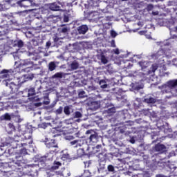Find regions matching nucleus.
<instances>
[{"instance_id": "3", "label": "nucleus", "mask_w": 177, "mask_h": 177, "mask_svg": "<svg viewBox=\"0 0 177 177\" xmlns=\"http://www.w3.org/2000/svg\"><path fill=\"white\" fill-rule=\"evenodd\" d=\"M175 88H177V79L169 80L160 86L163 93H169L171 89H175Z\"/></svg>"}, {"instance_id": "25", "label": "nucleus", "mask_w": 177, "mask_h": 177, "mask_svg": "<svg viewBox=\"0 0 177 177\" xmlns=\"http://www.w3.org/2000/svg\"><path fill=\"white\" fill-rule=\"evenodd\" d=\"M108 172H111V174H115L117 171H118V167H114L113 165H109L107 166Z\"/></svg>"}, {"instance_id": "55", "label": "nucleus", "mask_w": 177, "mask_h": 177, "mask_svg": "<svg viewBox=\"0 0 177 177\" xmlns=\"http://www.w3.org/2000/svg\"><path fill=\"white\" fill-rule=\"evenodd\" d=\"M8 128H10L11 131H15V125L12 123L8 124Z\"/></svg>"}, {"instance_id": "39", "label": "nucleus", "mask_w": 177, "mask_h": 177, "mask_svg": "<svg viewBox=\"0 0 177 177\" xmlns=\"http://www.w3.org/2000/svg\"><path fill=\"white\" fill-rule=\"evenodd\" d=\"M78 96L81 99H84V97H86V93L84 91H80L78 92Z\"/></svg>"}, {"instance_id": "24", "label": "nucleus", "mask_w": 177, "mask_h": 177, "mask_svg": "<svg viewBox=\"0 0 177 177\" xmlns=\"http://www.w3.org/2000/svg\"><path fill=\"white\" fill-rule=\"evenodd\" d=\"M73 112V107L71 106H66L64 108V113L66 115H71Z\"/></svg>"}, {"instance_id": "19", "label": "nucleus", "mask_w": 177, "mask_h": 177, "mask_svg": "<svg viewBox=\"0 0 177 177\" xmlns=\"http://www.w3.org/2000/svg\"><path fill=\"white\" fill-rule=\"evenodd\" d=\"M88 26L86 25H82L77 28V31L79 34H82V35L86 34V32H88Z\"/></svg>"}, {"instance_id": "20", "label": "nucleus", "mask_w": 177, "mask_h": 177, "mask_svg": "<svg viewBox=\"0 0 177 177\" xmlns=\"http://www.w3.org/2000/svg\"><path fill=\"white\" fill-rule=\"evenodd\" d=\"M82 117V113L80 111H76L73 113V117L71 120H75L76 122H81V118ZM75 118H77L75 120Z\"/></svg>"}, {"instance_id": "29", "label": "nucleus", "mask_w": 177, "mask_h": 177, "mask_svg": "<svg viewBox=\"0 0 177 177\" xmlns=\"http://www.w3.org/2000/svg\"><path fill=\"white\" fill-rule=\"evenodd\" d=\"M89 19H97L99 17V12L97 11H91L88 12Z\"/></svg>"}, {"instance_id": "59", "label": "nucleus", "mask_w": 177, "mask_h": 177, "mask_svg": "<svg viewBox=\"0 0 177 177\" xmlns=\"http://www.w3.org/2000/svg\"><path fill=\"white\" fill-rule=\"evenodd\" d=\"M132 177H145V176L142 174H138L136 175H133Z\"/></svg>"}, {"instance_id": "8", "label": "nucleus", "mask_w": 177, "mask_h": 177, "mask_svg": "<svg viewBox=\"0 0 177 177\" xmlns=\"http://www.w3.org/2000/svg\"><path fill=\"white\" fill-rule=\"evenodd\" d=\"M97 168L99 174L104 172V169H106V158H102L101 159L98 160Z\"/></svg>"}, {"instance_id": "17", "label": "nucleus", "mask_w": 177, "mask_h": 177, "mask_svg": "<svg viewBox=\"0 0 177 177\" xmlns=\"http://www.w3.org/2000/svg\"><path fill=\"white\" fill-rule=\"evenodd\" d=\"M32 78H34V74H28V75H24V77L17 78V80H19L20 81H23V84H24V82H26V81L32 80Z\"/></svg>"}, {"instance_id": "26", "label": "nucleus", "mask_w": 177, "mask_h": 177, "mask_svg": "<svg viewBox=\"0 0 177 177\" xmlns=\"http://www.w3.org/2000/svg\"><path fill=\"white\" fill-rule=\"evenodd\" d=\"M162 165H164V163L160 162V161H157V160H153V163H151L150 165L151 168H153L156 169L158 167H162Z\"/></svg>"}, {"instance_id": "61", "label": "nucleus", "mask_w": 177, "mask_h": 177, "mask_svg": "<svg viewBox=\"0 0 177 177\" xmlns=\"http://www.w3.org/2000/svg\"><path fill=\"white\" fill-rule=\"evenodd\" d=\"M127 125L132 127V125H133V122L129 120V121L127 122Z\"/></svg>"}, {"instance_id": "38", "label": "nucleus", "mask_w": 177, "mask_h": 177, "mask_svg": "<svg viewBox=\"0 0 177 177\" xmlns=\"http://www.w3.org/2000/svg\"><path fill=\"white\" fill-rule=\"evenodd\" d=\"M1 120H6V121H10L12 117L9 115V113H6L1 116Z\"/></svg>"}, {"instance_id": "37", "label": "nucleus", "mask_w": 177, "mask_h": 177, "mask_svg": "<svg viewBox=\"0 0 177 177\" xmlns=\"http://www.w3.org/2000/svg\"><path fill=\"white\" fill-rule=\"evenodd\" d=\"M48 127H51L50 122H48V123L43 122L39 124V127L43 128V129H46V128H48Z\"/></svg>"}, {"instance_id": "45", "label": "nucleus", "mask_w": 177, "mask_h": 177, "mask_svg": "<svg viewBox=\"0 0 177 177\" xmlns=\"http://www.w3.org/2000/svg\"><path fill=\"white\" fill-rule=\"evenodd\" d=\"M86 91H88V92H92V91L96 90V87H95L93 85L87 86V87H86Z\"/></svg>"}, {"instance_id": "60", "label": "nucleus", "mask_w": 177, "mask_h": 177, "mask_svg": "<svg viewBox=\"0 0 177 177\" xmlns=\"http://www.w3.org/2000/svg\"><path fill=\"white\" fill-rule=\"evenodd\" d=\"M113 52L115 55H120V50L118 48L113 50Z\"/></svg>"}, {"instance_id": "40", "label": "nucleus", "mask_w": 177, "mask_h": 177, "mask_svg": "<svg viewBox=\"0 0 177 177\" xmlns=\"http://www.w3.org/2000/svg\"><path fill=\"white\" fill-rule=\"evenodd\" d=\"M27 55H28V56H29V57H31L32 60H35V61L38 60V57H37L34 53H28Z\"/></svg>"}, {"instance_id": "56", "label": "nucleus", "mask_w": 177, "mask_h": 177, "mask_svg": "<svg viewBox=\"0 0 177 177\" xmlns=\"http://www.w3.org/2000/svg\"><path fill=\"white\" fill-rule=\"evenodd\" d=\"M30 66H26V68L22 69V71H24L25 73H28L30 71Z\"/></svg>"}, {"instance_id": "50", "label": "nucleus", "mask_w": 177, "mask_h": 177, "mask_svg": "<svg viewBox=\"0 0 177 177\" xmlns=\"http://www.w3.org/2000/svg\"><path fill=\"white\" fill-rule=\"evenodd\" d=\"M44 104H49L50 103V101L49 100V97H45L44 100L43 101Z\"/></svg>"}, {"instance_id": "15", "label": "nucleus", "mask_w": 177, "mask_h": 177, "mask_svg": "<svg viewBox=\"0 0 177 177\" xmlns=\"http://www.w3.org/2000/svg\"><path fill=\"white\" fill-rule=\"evenodd\" d=\"M68 30L70 29L67 27H62L59 28V38L63 39V38H64L67 35V34H68Z\"/></svg>"}, {"instance_id": "11", "label": "nucleus", "mask_w": 177, "mask_h": 177, "mask_svg": "<svg viewBox=\"0 0 177 177\" xmlns=\"http://www.w3.org/2000/svg\"><path fill=\"white\" fill-rule=\"evenodd\" d=\"M142 102H144V103H147V104H154V103L157 102V98L149 94L143 97Z\"/></svg>"}, {"instance_id": "21", "label": "nucleus", "mask_w": 177, "mask_h": 177, "mask_svg": "<svg viewBox=\"0 0 177 177\" xmlns=\"http://www.w3.org/2000/svg\"><path fill=\"white\" fill-rule=\"evenodd\" d=\"M164 50L160 49L156 53L152 54V59H160V57L164 56Z\"/></svg>"}, {"instance_id": "41", "label": "nucleus", "mask_w": 177, "mask_h": 177, "mask_svg": "<svg viewBox=\"0 0 177 177\" xmlns=\"http://www.w3.org/2000/svg\"><path fill=\"white\" fill-rule=\"evenodd\" d=\"M64 75V73L60 72V73H55V74L53 76V77H54V78H63Z\"/></svg>"}, {"instance_id": "49", "label": "nucleus", "mask_w": 177, "mask_h": 177, "mask_svg": "<svg viewBox=\"0 0 177 177\" xmlns=\"http://www.w3.org/2000/svg\"><path fill=\"white\" fill-rule=\"evenodd\" d=\"M50 46H52V41H50V40H48L46 43V49H49L50 48Z\"/></svg>"}, {"instance_id": "27", "label": "nucleus", "mask_w": 177, "mask_h": 177, "mask_svg": "<svg viewBox=\"0 0 177 177\" xmlns=\"http://www.w3.org/2000/svg\"><path fill=\"white\" fill-rule=\"evenodd\" d=\"M59 167H62V162L55 160L53 163V165L51 167V171H56V169H59Z\"/></svg>"}, {"instance_id": "42", "label": "nucleus", "mask_w": 177, "mask_h": 177, "mask_svg": "<svg viewBox=\"0 0 177 177\" xmlns=\"http://www.w3.org/2000/svg\"><path fill=\"white\" fill-rule=\"evenodd\" d=\"M61 175L62 176L67 177V176H70V175H71V173H70L68 170H64L61 173Z\"/></svg>"}, {"instance_id": "12", "label": "nucleus", "mask_w": 177, "mask_h": 177, "mask_svg": "<svg viewBox=\"0 0 177 177\" xmlns=\"http://www.w3.org/2000/svg\"><path fill=\"white\" fill-rule=\"evenodd\" d=\"M14 71L12 69H3L0 73V82L3 80L4 78H9L10 74H13Z\"/></svg>"}, {"instance_id": "4", "label": "nucleus", "mask_w": 177, "mask_h": 177, "mask_svg": "<svg viewBox=\"0 0 177 177\" xmlns=\"http://www.w3.org/2000/svg\"><path fill=\"white\" fill-rule=\"evenodd\" d=\"M17 6L27 9L28 8H34L35 6V1L34 0H19L17 1Z\"/></svg>"}, {"instance_id": "36", "label": "nucleus", "mask_w": 177, "mask_h": 177, "mask_svg": "<svg viewBox=\"0 0 177 177\" xmlns=\"http://www.w3.org/2000/svg\"><path fill=\"white\" fill-rule=\"evenodd\" d=\"M106 70H107V71H108V73H109V74H113V73H114V68H113L111 64H108L106 66Z\"/></svg>"}, {"instance_id": "48", "label": "nucleus", "mask_w": 177, "mask_h": 177, "mask_svg": "<svg viewBox=\"0 0 177 177\" xmlns=\"http://www.w3.org/2000/svg\"><path fill=\"white\" fill-rule=\"evenodd\" d=\"M63 113V107L62 106H59V109H57L55 111V114L59 115V114H62Z\"/></svg>"}, {"instance_id": "30", "label": "nucleus", "mask_w": 177, "mask_h": 177, "mask_svg": "<svg viewBox=\"0 0 177 177\" xmlns=\"http://www.w3.org/2000/svg\"><path fill=\"white\" fill-rule=\"evenodd\" d=\"M139 65L140 66L142 70H145V68H147L149 66H150V63L147 61H142L139 62Z\"/></svg>"}, {"instance_id": "63", "label": "nucleus", "mask_w": 177, "mask_h": 177, "mask_svg": "<svg viewBox=\"0 0 177 177\" xmlns=\"http://www.w3.org/2000/svg\"><path fill=\"white\" fill-rule=\"evenodd\" d=\"M130 142H131L132 144L135 143V138H131V139H130Z\"/></svg>"}, {"instance_id": "44", "label": "nucleus", "mask_w": 177, "mask_h": 177, "mask_svg": "<svg viewBox=\"0 0 177 177\" xmlns=\"http://www.w3.org/2000/svg\"><path fill=\"white\" fill-rule=\"evenodd\" d=\"M91 173L89 170H84V172L81 177H89L91 176Z\"/></svg>"}, {"instance_id": "57", "label": "nucleus", "mask_w": 177, "mask_h": 177, "mask_svg": "<svg viewBox=\"0 0 177 177\" xmlns=\"http://www.w3.org/2000/svg\"><path fill=\"white\" fill-rule=\"evenodd\" d=\"M64 21L65 23H68V16L64 15Z\"/></svg>"}, {"instance_id": "10", "label": "nucleus", "mask_w": 177, "mask_h": 177, "mask_svg": "<svg viewBox=\"0 0 177 177\" xmlns=\"http://www.w3.org/2000/svg\"><path fill=\"white\" fill-rule=\"evenodd\" d=\"M46 146L48 149H50L51 151H56L57 149L59 148L57 146V143L56 142V140H51L50 141H46Z\"/></svg>"}, {"instance_id": "16", "label": "nucleus", "mask_w": 177, "mask_h": 177, "mask_svg": "<svg viewBox=\"0 0 177 177\" xmlns=\"http://www.w3.org/2000/svg\"><path fill=\"white\" fill-rule=\"evenodd\" d=\"M167 150V147L162 144H158L155 146V151L159 153H164Z\"/></svg>"}, {"instance_id": "43", "label": "nucleus", "mask_w": 177, "mask_h": 177, "mask_svg": "<svg viewBox=\"0 0 177 177\" xmlns=\"http://www.w3.org/2000/svg\"><path fill=\"white\" fill-rule=\"evenodd\" d=\"M85 168H92V161L88 160L87 162H84Z\"/></svg>"}, {"instance_id": "34", "label": "nucleus", "mask_w": 177, "mask_h": 177, "mask_svg": "<svg viewBox=\"0 0 177 177\" xmlns=\"http://www.w3.org/2000/svg\"><path fill=\"white\" fill-rule=\"evenodd\" d=\"M45 160H46V158H43V159L40 160V161L39 162L38 165L40 168H45V167H46Z\"/></svg>"}, {"instance_id": "35", "label": "nucleus", "mask_w": 177, "mask_h": 177, "mask_svg": "<svg viewBox=\"0 0 177 177\" xmlns=\"http://www.w3.org/2000/svg\"><path fill=\"white\" fill-rule=\"evenodd\" d=\"M100 88H102V89H107V88H109V85H107V83H106V81L104 80H100Z\"/></svg>"}, {"instance_id": "58", "label": "nucleus", "mask_w": 177, "mask_h": 177, "mask_svg": "<svg viewBox=\"0 0 177 177\" xmlns=\"http://www.w3.org/2000/svg\"><path fill=\"white\" fill-rule=\"evenodd\" d=\"M111 46L112 48H115V40H112L111 42Z\"/></svg>"}, {"instance_id": "5", "label": "nucleus", "mask_w": 177, "mask_h": 177, "mask_svg": "<svg viewBox=\"0 0 177 177\" xmlns=\"http://www.w3.org/2000/svg\"><path fill=\"white\" fill-rule=\"evenodd\" d=\"M86 135H90L88 140L91 143H97L99 142V135L97 133L93 131V130H87Z\"/></svg>"}, {"instance_id": "7", "label": "nucleus", "mask_w": 177, "mask_h": 177, "mask_svg": "<svg viewBox=\"0 0 177 177\" xmlns=\"http://www.w3.org/2000/svg\"><path fill=\"white\" fill-rule=\"evenodd\" d=\"M62 6H63V3L60 1L54 2L49 4L50 10H53V12H59L62 10Z\"/></svg>"}, {"instance_id": "1", "label": "nucleus", "mask_w": 177, "mask_h": 177, "mask_svg": "<svg viewBox=\"0 0 177 177\" xmlns=\"http://www.w3.org/2000/svg\"><path fill=\"white\" fill-rule=\"evenodd\" d=\"M19 136H15V141L11 142V146L12 149H17L19 147H21V146H27V145H30L32 142L31 138L32 136V131L31 129H27L24 131L21 130L19 128ZM22 135V137H21Z\"/></svg>"}, {"instance_id": "52", "label": "nucleus", "mask_w": 177, "mask_h": 177, "mask_svg": "<svg viewBox=\"0 0 177 177\" xmlns=\"http://www.w3.org/2000/svg\"><path fill=\"white\" fill-rule=\"evenodd\" d=\"M117 35H118V34L116 33L115 31L114 30L111 31V36L112 37V38H115Z\"/></svg>"}, {"instance_id": "53", "label": "nucleus", "mask_w": 177, "mask_h": 177, "mask_svg": "<svg viewBox=\"0 0 177 177\" xmlns=\"http://www.w3.org/2000/svg\"><path fill=\"white\" fill-rule=\"evenodd\" d=\"M27 10L20 11L18 12L17 14L19 15V16H26V13H27Z\"/></svg>"}, {"instance_id": "46", "label": "nucleus", "mask_w": 177, "mask_h": 177, "mask_svg": "<svg viewBox=\"0 0 177 177\" xmlns=\"http://www.w3.org/2000/svg\"><path fill=\"white\" fill-rule=\"evenodd\" d=\"M8 41V39H6V36L3 35L2 37H0V44H6V41Z\"/></svg>"}, {"instance_id": "33", "label": "nucleus", "mask_w": 177, "mask_h": 177, "mask_svg": "<svg viewBox=\"0 0 177 177\" xmlns=\"http://www.w3.org/2000/svg\"><path fill=\"white\" fill-rule=\"evenodd\" d=\"M35 89H37V87H32L28 90V96H34L35 95Z\"/></svg>"}, {"instance_id": "14", "label": "nucleus", "mask_w": 177, "mask_h": 177, "mask_svg": "<svg viewBox=\"0 0 177 177\" xmlns=\"http://www.w3.org/2000/svg\"><path fill=\"white\" fill-rule=\"evenodd\" d=\"M143 88H145V85H143V84H139V83L131 84V89L134 91V92H139V91H142Z\"/></svg>"}, {"instance_id": "13", "label": "nucleus", "mask_w": 177, "mask_h": 177, "mask_svg": "<svg viewBox=\"0 0 177 177\" xmlns=\"http://www.w3.org/2000/svg\"><path fill=\"white\" fill-rule=\"evenodd\" d=\"M32 64H34V62H32L30 59H21L19 62L20 67H31Z\"/></svg>"}, {"instance_id": "31", "label": "nucleus", "mask_w": 177, "mask_h": 177, "mask_svg": "<svg viewBox=\"0 0 177 177\" xmlns=\"http://www.w3.org/2000/svg\"><path fill=\"white\" fill-rule=\"evenodd\" d=\"M80 67V64L77 61H73L70 65H69V68L71 70H77Z\"/></svg>"}, {"instance_id": "9", "label": "nucleus", "mask_w": 177, "mask_h": 177, "mask_svg": "<svg viewBox=\"0 0 177 177\" xmlns=\"http://www.w3.org/2000/svg\"><path fill=\"white\" fill-rule=\"evenodd\" d=\"M102 106L104 109H109V107H111L108 109V113H115V109L109 100H104V102L102 103Z\"/></svg>"}, {"instance_id": "6", "label": "nucleus", "mask_w": 177, "mask_h": 177, "mask_svg": "<svg viewBox=\"0 0 177 177\" xmlns=\"http://www.w3.org/2000/svg\"><path fill=\"white\" fill-rule=\"evenodd\" d=\"M157 68H158V65H157V64H154L151 66V71L148 70L146 73L140 72L138 75L140 76L141 78H143V80H146V78H147V75L151 74V73H155Z\"/></svg>"}, {"instance_id": "62", "label": "nucleus", "mask_w": 177, "mask_h": 177, "mask_svg": "<svg viewBox=\"0 0 177 177\" xmlns=\"http://www.w3.org/2000/svg\"><path fill=\"white\" fill-rule=\"evenodd\" d=\"M152 15H153V16H158L159 12H158V11H153Z\"/></svg>"}, {"instance_id": "54", "label": "nucleus", "mask_w": 177, "mask_h": 177, "mask_svg": "<svg viewBox=\"0 0 177 177\" xmlns=\"http://www.w3.org/2000/svg\"><path fill=\"white\" fill-rule=\"evenodd\" d=\"M153 8H154V6L153 5H151V4L148 5L147 8V11L150 12V10H153Z\"/></svg>"}, {"instance_id": "2", "label": "nucleus", "mask_w": 177, "mask_h": 177, "mask_svg": "<svg viewBox=\"0 0 177 177\" xmlns=\"http://www.w3.org/2000/svg\"><path fill=\"white\" fill-rule=\"evenodd\" d=\"M18 83L11 82L9 80H2V84L6 86H8L11 90V93H17L19 92V89H20L21 84H23V81H20V80H17Z\"/></svg>"}, {"instance_id": "18", "label": "nucleus", "mask_w": 177, "mask_h": 177, "mask_svg": "<svg viewBox=\"0 0 177 177\" xmlns=\"http://www.w3.org/2000/svg\"><path fill=\"white\" fill-rule=\"evenodd\" d=\"M70 145L74 146V147H81L84 145V140H75L71 141Z\"/></svg>"}, {"instance_id": "23", "label": "nucleus", "mask_w": 177, "mask_h": 177, "mask_svg": "<svg viewBox=\"0 0 177 177\" xmlns=\"http://www.w3.org/2000/svg\"><path fill=\"white\" fill-rule=\"evenodd\" d=\"M12 45L15 48H23V46H24V41L20 39H17L14 41Z\"/></svg>"}, {"instance_id": "51", "label": "nucleus", "mask_w": 177, "mask_h": 177, "mask_svg": "<svg viewBox=\"0 0 177 177\" xmlns=\"http://www.w3.org/2000/svg\"><path fill=\"white\" fill-rule=\"evenodd\" d=\"M8 154H10V156H12V154H15V149H13L12 147L9 149L8 150Z\"/></svg>"}, {"instance_id": "28", "label": "nucleus", "mask_w": 177, "mask_h": 177, "mask_svg": "<svg viewBox=\"0 0 177 177\" xmlns=\"http://www.w3.org/2000/svg\"><path fill=\"white\" fill-rule=\"evenodd\" d=\"M106 92H111V93H116V95H120L121 92H122V90L120 88H113L110 90H105Z\"/></svg>"}, {"instance_id": "32", "label": "nucleus", "mask_w": 177, "mask_h": 177, "mask_svg": "<svg viewBox=\"0 0 177 177\" xmlns=\"http://www.w3.org/2000/svg\"><path fill=\"white\" fill-rule=\"evenodd\" d=\"M56 67H57V66L56 65V63L55 62H51L48 64V70L50 71H53L56 70Z\"/></svg>"}, {"instance_id": "64", "label": "nucleus", "mask_w": 177, "mask_h": 177, "mask_svg": "<svg viewBox=\"0 0 177 177\" xmlns=\"http://www.w3.org/2000/svg\"><path fill=\"white\" fill-rule=\"evenodd\" d=\"M156 177H167V176L162 174H158V175H156Z\"/></svg>"}, {"instance_id": "47", "label": "nucleus", "mask_w": 177, "mask_h": 177, "mask_svg": "<svg viewBox=\"0 0 177 177\" xmlns=\"http://www.w3.org/2000/svg\"><path fill=\"white\" fill-rule=\"evenodd\" d=\"M101 62L103 63V64H107L109 62V60H107V58L104 55L101 56Z\"/></svg>"}, {"instance_id": "22", "label": "nucleus", "mask_w": 177, "mask_h": 177, "mask_svg": "<svg viewBox=\"0 0 177 177\" xmlns=\"http://www.w3.org/2000/svg\"><path fill=\"white\" fill-rule=\"evenodd\" d=\"M100 107V102L99 101H93L90 104V109L91 110H97Z\"/></svg>"}]
</instances>
